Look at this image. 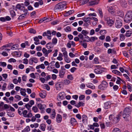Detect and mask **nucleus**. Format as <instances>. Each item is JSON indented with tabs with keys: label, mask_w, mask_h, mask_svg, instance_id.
Here are the masks:
<instances>
[{
	"label": "nucleus",
	"mask_w": 132,
	"mask_h": 132,
	"mask_svg": "<svg viewBox=\"0 0 132 132\" xmlns=\"http://www.w3.org/2000/svg\"><path fill=\"white\" fill-rule=\"evenodd\" d=\"M94 72L97 74L101 73H102L101 71L100 70L98 69H96L94 70Z\"/></svg>",
	"instance_id": "4c0bfd02"
},
{
	"label": "nucleus",
	"mask_w": 132,
	"mask_h": 132,
	"mask_svg": "<svg viewBox=\"0 0 132 132\" xmlns=\"http://www.w3.org/2000/svg\"><path fill=\"white\" fill-rule=\"evenodd\" d=\"M105 20L107 22V25L109 26H112L114 23V20L111 19L110 18H105Z\"/></svg>",
	"instance_id": "20e7f679"
},
{
	"label": "nucleus",
	"mask_w": 132,
	"mask_h": 132,
	"mask_svg": "<svg viewBox=\"0 0 132 132\" xmlns=\"http://www.w3.org/2000/svg\"><path fill=\"white\" fill-rule=\"evenodd\" d=\"M71 83V81L67 79H65L64 80L63 82V84L65 85H68L70 84Z\"/></svg>",
	"instance_id": "b1692460"
},
{
	"label": "nucleus",
	"mask_w": 132,
	"mask_h": 132,
	"mask_svg": "<svg viewBox=\"0 0 132 132\" xmlns=\"http://www.w3.org/2000/svg\"><path fill=\"white\" fill-rule=\"evenodd\" d=\"M132 19L126 15V16L124 19V21L126 23H128L132 20Z\"/></svg>",
	"instance_id": "aec40b11"
},
{
	"label": "nucleus",
	"mask_w": 132,
	"mask_h": 132,
	"mask_svg": "<svg viewBox=\"0 0 132 132\" xmlns=\"http://www.w3.org/2000/svg\"><path fill=\"white\" fill-rule=\"evenodd\" d=\"M20 93L21 95L23 96H25L26 95V90L24 88H21L20 90Z\"/></svg>",
	"instance_id": "a211bd4d"
},
{
	"label": "nucleus",
	"mask_w": 132,
	"mask_h": 132,
	"mask_svg": "<svg viewBox=\"0 0 132 132\" xmlns=\"http://www.w3.org/2000/svg\"><path fill=\"white\" fill-rule=\"evenodd\" d=\"M23 63L24 64H28V60L26 58H25L23 59Z\"/></svg>",
	"instance_id": "de8ad7c7"
},
{
	"label": "nucleus",
	"mask_w": 132,
	"mask_h": 132,
	"mask_svg": "<svg viewBox=\"0 0 132 132\" xmlns=\"http://www.w3.org/2000/svg\"><path fill=\"white\" fill-rule=\"evenodd\" d=\"M112 72L113 73L118 75L121 76L122 75L121 73L119 71L117 70H113Z\"/></svg>",
	"instance_id": "c756f323"
},
{
	"label": "nucleus",
	"mask_w": 132,
	"mask_h": 132,
	"mask_svg": "<svg viewBox=\"0 0 132 132\" xmlns=\"http://www.w3.org/2000/svg\"><path fill=\"white\" fill-rule=\"evenodd\" d=\"M39 95L41 98H44L46 95V92L44 90L42 91L41 92L39 93Z\"/></svg>",
	"instance_id": "f8f14e48"
},
{
	"label": "nucleus",
	"mask_w": 132,
	"mask_h": 132,
	"mask_svg": "<svg viewBox=\"0 0 132 132\" xmlns=\"http://www.w3.org/2000/svg\"><path fill=\"white\" fill-rule=\"evenodd\" d=\"M14 87V86L12 84H11L8 85L7 88L9 89H13Z\"/></svg>",
	"instance_id": "72a5a7b5"
},
{
	"label": "nucleus",
	"mask_w": 132,
	"mask_h": 132,
	"mask_svg": "<svg viewBox=\"0 0 132 132\" xmlns=\"http://www.w3.org/2000/svg\"><path fill=\"white\" fill-rule=\"evenodd\" d=\"M87 87L91 88L92 89H95V86L92 84L89 83L86 84Z\"/></svg>",
	"instance_id": "6ab92c4d"
},
{
	"label": "nucleus",
	"mask_w": 132,
	"mask_h": 132,
	"mask_svg": "<svg viewBox=\"0 0 132 132\" xmlns=\"http://www.w3.org/2000/svg\"><path fill=\"white\" fill-rule=\"evenodd\" d=\"M55 67L57 68H60V65L59 64V62H56L55 64Z\"/></svg>",
	"instance_id": "bf43d9fd"
},
{
	"label": "nucleus",
	"mask_w": 132,
	"mask_h": 132,
	"mask_svg": "<svg viewBox=\"0 0 132 132\" xmlns=\"http://www.w3.org/2000/svg\"><path fill=\"white\" fill-rule=\"evenodd\" d=\"M121 4L123 7L126 8L127 6V3L125 0H121Z\"/></svg>",
	"instance_id": "4468645a"
},
{
	"label": "nucleus",
	"mask_w": 132,
	"mask_h": 132,
	"mask_svg": "<svg viewBox=\"0 0 132 132\" xmlns=\"http://www.w3.org/2000/svg\"><path fill=\"white\" fill-rule=\"evenodd\" d=\"M7 115L8 116L11 117H13L14 116V113L12 112H9Z\"/></svg>",
	"instance_id": "c03bdc74"
},
{
	"label": "nucleus",
	"mask_w": 132,
	"mask_h": 132,
	"mask_svg": "<svg viewBox=\"0 0 132 132\" xmlns=\"http://www.w3.org/2000/svg\"><path fill=\"white\" fill-rule=\"evenodd\" d=\"M81 33L84 35H86L88 33V32L87 31L85 30H82V31Z\"/></svg>",
	"instance_id": "09e8293b"
},
{
	"label": "nucleus",
	"mask_w": 132,
	"mask_h": 132,
	"mask_svg": "<svg viewBox=\"0 0 132 132\" xmlns=\"http://www.w3.org/2000/svg\"><path fill=\"white\" fill-rule=\"evenodd\" d=\"M7 84L6 83H4L2 86V90L4 91L5 90Z\"/></svg>",
	"instance_id": "37998d69"
},
{
	"label": "nucleus",
	"mask_w": 132,
	"mask_h": 132,
	"mask_svg": "<svg viewBox=\"0 0 132 132\" xmlns=\"http://www.w3.org/2000/svg\"><path fill=\"white\" fill-rule=\"evenodd\" d=\"M74 12V11L73 10H70L68 12H67V15H69L72 13H73Z\"/></svg>",
	"instance_id": "603ef678"
},
{
	"label": "nucleus",
	"mask_w": 132,
	"mask_h": 132,
	"mask_svg": "<svg viewBox=\"0 0 132 132\" xmlns=\"http://www.w3.org/2000/svg\"><path fill=\"white\" fill-rule=\"evenodd\" d=\"M32 110L35 113H36L38 111V109L37 108L36 106H33L32 108Z\"/></svg>",
	"instance_id": "58836bf2"
},
{
	"label": "nucleus",
	"mask_w": 132,
	"mask_h": 132,
	"mask_svg": "<svg viewBox=\"0 0 132 132\" xmlns=\"http://www.w3.org/2000/svg\"><path fill=\"white\" fill-rule=\"evenodd\" d=\"M57 42V40L56 38H53L52 40V43L54 44H55Z\"/></svg>",
	"instance_id": "4d7b16f0"
},
{
	"label": "nucleus",
	"mask_w": 132,
	"mask_h": 132,
	"mask_svg": "<svg viewBox=\"0 0 132 132\" xmlns=\"http://www.w3.org/2000/svg\"><path fill=\"white\" fill-rule=\"evenodd\" d=\"M24 5L26 6H27L30 4L29 0H26L24 3Z\"/></svg>",
	"instance_id": "052dcab7"
},
{
	"label": "nucleus",
	"mask_w": 132,
	"mask_h": 132,
	"mask_svg": "<svg viewBox=\"0 0 132 132\" xmlns=\"http://www.w3.org/2000/svg\"><path fill=\"white\" fill-rule=\"evenodd\" d=\"M90 20V18L89 17H84L83 18V20L85 22H87L88 20Z\"/></svg>",
	"instance_id": "680f3d73"
},
{
	"label": "nucleus",
	"mask_w": 132,
	"mask_h": 132,
	"mask_svg": "<svg viewBox=\"0 0 132 132\" xmlns=\"http://www.w3.org/2000/svg\"><path fill=\"white\" fill-rule=\"evenodd\" d=\"M122 23L120 20H117L115 23L116 27L117 28H120L122 26Z\"/></svg>",
	"instance_id": "9b49d317"
},
{
	"label": "nucleus",
	"mask_w": 132,
	"mask_h": 132,
	"mask_svg": "<svg viewBox=\"0 0 132 132\" xmlns=\"http://www.w3.org/2000/svg\"><path fill=\"white\" fill-rule=\"evenodd\" d=\"M46 128V125L45 124H42L40 125V129L43 131H45V128Z\"/></svg>",
	"instance_id": "bb28decb"
},
{
	"label": "nucleus",
	"mask_w": 132,
	"mask_h": 132,
	"mask_svg": "<svg viewBox=\"0 0 132 132\" xmlns=\"http://www.w3.org/2000/svg\"><path fill=\"white\" fill-rule=\"evenodd\" d=\"M34 40L35 41L34 44L36 45H37L40 44L39 40L38 37L36 36L34 38Z\"/></svg>",
	"instance_id": "412c9836"
},
{
	"label": "nucleus",
	"mask_w": 132,
	"mask_h": 132,
	"mask_svg": "<svg viewBox=\"0 0 132 132\" xmlns=\"http://www.w3.org/2000/svg\"><path fill=\"white\" fill-rule=\"evenodd\" d=\"M30 130V128L29 126H27L22 131V132H26L29 131Z\"/></svg>",
	"instance_id": "7c9ffc66"
},
{
	"label": "nucleus",
	"mask_w": 132,
	"mask_h": 132,
	"mask_svg": "<svg viewBox=\"0 0 132 132\" xmlns=\"http://www.w3.org/2000/svg\"><path fill=\"white\" fill-rule=\"evenodd\" d=\"M126 16L132 19V11H128L126 15Z\"/></svg>",
	"instance_id": "a878e982"
},
{
	"label": "nucleus",
	"mask_w": 132,
	"mask_h": 132,
	"mask_svg": "<svg viewBox=\"0 0 132 132\" xmlns=\"http://www.w3.org/2000/svg\"><path fill=\"white\" fill-rule=\"evenodd\" d=\"M123 55L125 57L127 58H128L129 57V55L128 54L127 52H126L125 51H123Z\"/></svg>",
	"instance_id": "49530a36"
},
{
	"label": "nucleus",
	"mask_w": 132,
	"mask_h": 132,
	"mask_svg": "<svg viewBox=\"0 0 132 132\" xmlns=\"http://www.w3.org/2000/svg\"><path fill=\"white\" fill-rule=\"evenodd\" d=\"M31 105H30L29 103H28L25 105L26 108L28 110H29L30 108L31 107Z\"/></svg>",
	"instance_id": "864d4df0"
},
{
	"label": "nucleus",
	"mask_w": 132,
	"mask_h": 132,
	"mask_svg": "<svg viewBox=\"0 0 132 132\" xmlns=\"http://www.w3.org/2000/svg\"><path fill=\"white\" fill-rule=\"evenodd\" d=\"M112 132H120V131L118 128H114L112 131Z\"/></svg>",
	"instance_id": "79ce46f5"
},
{
	"label": "nucleus",
	"mask_w": 132,
	"mask_h": 132,
	"mask_svg": "<svg viewBox=\"0 0 132 132\" xmlns=\"http://www.w3.org/2000/svg\"><path fill=\"white\" fill-rule=\"evenodd\" d=\"M10 13L12 16H14L15 15V13L13 10H11L10 11Z\"/></svg>",
	"instance_id": "8fccbe9b"
},
{
	"label": "nucleus",
	"mask_w": 132,
	"mask_h": 132,
	"mask_svg": "<svg viewBox=\"0 0 132 132\" xmlns=\"http://www.w3.org/2000/svg\"><path fill=\"white\" fill-rule=\"evenodd\" d=\"M29 32L31 33L35 34L36 33L35 30L33 29H31L29 30Z\"/></svg>",
	"instance_id": "5fc2aeb1"
},
{
	"label": "nucleus",
	"mask_w": 132,
	"mask_h": 132,
	"mask_svg": "<svg viewBox=\"0 0 132 132\" xmlns=\"http://www.w3.org/2000/svg\"><path fill=\"white\" fill-rule=\"evenodd\" d=\"M32 60L33 62H34L35 63H37L38 60L36 58L33 57H32Z\"/></svg>",
	"instance_id": "e2e57ef3"
},
{
	"label": "nucleus",
	"mask_w": 132,
	"mask_h": 132,
	"mask_svg": "<svg viewBox=\"0 0 132 132\" xmlns=\"http://www.w3.org/2000/svg\"><path fill=\"white\" fill-rule=\"evenodd\" d=\"M87 117L85 115L83 114L82 116V122L83 123H86L87 122Z\"/></svg>",
	"instance_id": "dca6fc26"
},
{
	"label": "nucleus",
	"mask_w": 132,
	"mask_h": 132,
	"mask_svg": "<svg viewBox=\"0 0 132 132\" xmlns=\"http://www.w3.org/2000/svg\"><path fill=\"white\" fill-rule=\"evenodd\" d=\"M18 112L19 114L20 115H21L22 114L23 115V111L21 110L20 109V108H19L18 110Z\"/></svg>",
	"instance_id": "a18cd8bd"
},
{
	"label": "nucleus",
	"mask_w": 132,
	"mask_h": 132,
	"mask_svg": "<svg viewBox=\"0 0 132 132\" xmlns=\"http://www.w3.org/2000/svg\"><path fill=\"white\" fill-rule=\"evenodd\" d=\"M98 12L100 14L101 17L102 18L103 16V14L101 9L100 8L98 9Z\"/></svg>",
	"instance_id": "f704fd0d"
},
{
	"label": "nucleus",
	"mask_w": 132,
	"mask_h": 132,
	"mask_svg": "<svg viewBox=\"0 0 132 132\" xmlns=\"http://www.w3.org/2000/svg\"><path fill=\"white\" fill-rule=\"evenodd\" d=\"M121 114L122 113L121 112L119 114L117 115V117L114 118L113 119V120L112 121L113 122V123H116L119 121L120 118L121 116Z\"/></svg>",
	"instance_id": "423d86ee"
},
{
	"label": "nucleus",
	"mask_w": 132,
	"mask_h": 132,
	"mask_svg": "<svg viewBox=\"0 0 132 132\" xmlns=\"http://www.w3.org/2000/svg\"><path fill=\"white\" fill-rule=\"evenodd\" d=\"M99 0L92 1L89 2V5L93 6L97 4L99 2Z\"/></svg>",
	"instance_id": "9d476101"
},
{
	"label": "nucleus",
	"mask_w": 132,
	"mask_h": 132,
	"mask_svg": "<svg viewBox=\"0 0 132 132\" xmlns=\"http://www.w3.org/2000/svg\"><path fill=\"white\" fill-rule=\"evenodd\" d=\"M42 52L44 54V56L45 57H47L48 54L47 51L45 48L44 47L42 50Z\"/></svg>",
	"instance_id": "f3484780"
},
{
	"label": "nucleus",
	"mask_w": 132,
	"mask_h": 132,
	"mask_svg": "<svg viewBox=\"0 0 132 132\" xmlns=\"http://www.w3.org/2000/svg\"><path fill=\"white\" fill-rule=\"evenodd\" d=\"M132 34V30L131 29L127 31L126 36L127 37H129L131 36Z\"/></svg>",
	"instance_id": "4be33fe9"
},
{
	"label": "nucleus",
	"mask_w": 132,
	"mask_h": 132,
	"mask_svg": "<svg viewBox=\"0 0 132 132\" xmlns=\"http://www.w3.org/2000/svg\"><path fill=\"white\" fill-rule=\"evenodd\" d=\"M37 106L42 112H43L44 111L45 108L46 107V106L45 104H38Z\"/></svg>",
	"instance_id": "6e6552de"
},
{
	"label": "nucleus",
	"mask_w": 132,
	"mask_h": 132,
	"mask_svg": "<svg viewBox=\"0 0 132 132\" xmlns=\"http://www.w3.org/2000/svg\"><path fill=\"white\" fill-rule=\"evenodd\" d=\"M55 112L54 110H53L50 114V117L52 119H54L55 118Z\"/></svg>",
	"instance_id": "cd10ccee"
},
{
	"label": "nucleus",
	"mask_w": 132,
	"mask_h": 132,
	"mask_svg": "<svg viewBox=\"0 0 132 132\" xmlns=\"http://www.w3.org/2000/svg\"><path fill=\"white\" fill-rule=\"evenodd\" d=\"M27 79V77L25 75H24L22 77V79L23 81H26Z\"/></svg>",
	"instance_id": "69168bd1"
},
{
	"label": "nucleus",
	"mask_w": 132,
	"mask_h": 132,
	"mask_svg": "<svg viewBox=\"0 0 132 132\" xmlns=\"http://www.w3.org/2000/svg\"><path fill=\"white\" fill-rule=\"evenodd\" d=\"M105 40L106 42H110L111 41L110 37L109 36H107Z\"/></svg>",
	"instance_id": "774afa93"
},
{
	"label": "nucleus",
	"mask_w": 132,
	"mask_h": 132,
	"mask_svg": "<svg viewBox=\"0 0 132 132\" xmlns=\"http://www.w3.org/2000/svg\"><path fill=\"white\" fill-rule=\"evenodd\" d=\"M70 123L72 125L74 126L76 125L77 123V122L75 118H72L70 119Z\"/></svg>",
	"instance_id": "ddd939ff"
},
{
	"label": "nucleus",
	"mask_w": 132,
	"mask_h": 132,
	"mask_svg": "<svg viewBox=\"0 0 132 132\" xmlns=\"http://www.w3.org/2000/svg\"><path fill=\"white\" fill-rule=\"evenodd\" d=\"M14 97L15 98L18 99L19 101L21 100V97L19 95H16Z\"/></svg>",
	"instance_id": "0e129e2a"
},
{
	"label": "nucleus",
	"mask_w": 132,
	"mask_h": 132,
	"mask_svg": "<svg viewBox=\"0 0 132 132\" xmlns=\"http://www.w3.org/2000/svg\"><path fill=\"white\" fill-rule=\"evenodd\" d=\"M64 92H61L59 94V96L57 97V99L59 101L63 100L64 97Z\"/></svg>",
	"instance_id": "0eeeda50"
},
{
	"label": "nucleus",
	"mask_w": 132,
	"mask_h": 132,
	"mask_svg": "<svg viewBox=\"0 0 132 132\" xmlns=\"http://www.w3.org/2000/svg\"><path fill=\"white\" fill-rule=\"evenodd\" d=\"M108 86L107 82L105 81H102L101 85L98 86V88L101 90H104L106 89Z\"/></svg>",
	"instance_id": "7ed1b4c3"
},
{
	"label": "nucleus",
	"mask_w": 132,
	"mask_h": 132,
	"mask_svg": "<svg viewBox=\"0 0 132 132\" xmlns=\"http://www.w3.org/2000/svg\"><path fill=\"white\" fill-rule=\"evenodd\" d=\"M11 18L9 16H6L5 17H2L0 18V20L2 22H5L9 21L11 20Z\"/></svg>",
	"instance_id": "1a4fd4ad"
},
{
	"label": "nucleus",
	"mask_w": 132,
	"mask_h": 132,
	"mask_svg": "<svg viewBox=\"0 0 132 132\" xmlns=\"http://www.w3.org/2000/svg\"><path fill=\"white\" fill-rule=\"evenodd\" d=\"M57 122L58 123L60 122L62 120L61 116L59 114H57L56 118Z\"/></svg>",
	"instance_id": "2eb2a0df"
},
{
	"label": "nucleus",
	"mask_w": 132,
	"mask_h": 132,
	"mask_svg": "<svg viewBox=\"0 0 132 132\" xmlns=\"http://www.w3.org/2000/svg\"><path fill=\"white\" fill-rule=\"evenodd\" d=\"M32 114L31 112H29L28 113L27 111L26 110H24L23 111V116L24 117L27 118H30L32 117Z\"/></svg>",
	"instance_id": "39448f33"
},
{
	"label": "nucleus",
	"mask_w": 132,
	"mask_h": 132,
	"mask_svg": "<svg viewBox=\"0 0 132 132\" xmlns=\"http://www.w3.org/2000/svg\"><path fill=\"white\" fill-rule=\"evenodd\" d=\"M46 47L48 49H50L53 47V45L52 43L50 42L46 44Z\"/></svg>",
	"instance_id": "5701e85b"
},
{
	"label": "nucleus",
	"mask_w": 132,
	"mask_h": 132,
	"mask_svg": "<svg viewBox=\"0 0 132 132\" xmlns=\"http://www.w3.org/2000/svg\"><path fill=\"white\" fill-rule=\"evenodd\" d=\"M106 32V31L105 30H102L100 31V34L101 35H104L105 34Z\"/></svg>",
	"instance_id": "13d9d810"
},
{
	"label": "nucleus",
	"mask_w": 132,
	"mask_h": 132,
	"mask_svg": "<svg viewBox=\"0 0 132 132\" xmlns=\"http://www.w3.org/2000/svg\"><path fill=\"white\" fill-rule=\"evenodd\" d=\"M120 39L121 41H123L125 39L124 35L122 34H120Z\"/></svg>",
	"instance_id": "c9c22d12"
},
{
	"label": "nucleus",
	"mask_w": 132,
	"mask_h": 132,
	"mask_svg": "<svg viewBox=\"0 0 132 132\" xmlns=\"http://www.w3.org/2000/svg\"><path fill=\"white\" fill-rule=\"evenodd\" d=\"M66 4L63 2L59 3L56 5L54 8L55 12H59L62 11L64 8H66Z\"/></svg>",
	"instance_id": "f03ea898"
},
{
	"label": "nucleus",
	"mask_w": 132,
	"mask_h": 132,
	"mask_svg": "<svg viewBox=\"0 0 132 132\" xmlns=\"http://www.w3.org/2000/svg\"><path fill=\"white\" fill-rule=\"evenodd\" d=\"M121 93L124 95H126L127 94V92L125 90H123L121 91Z\"/></svg>",
	"instance_id": "338daca9"
},
{
	"label": "nucleus",
	"mask_w": 132,
	"mask_h": 132,
	"mask_svg": "<svg viewBox=\"0 0 132 132\" xmlns=\"http://www.w3.org/2000/svg\"><path fill=\"white\" fill-rule=\"evenodd\" d=\"M18 44L14 45L11 47V49L14 50L17 49L18 47Z\"/></svg>",
	"instance_id": "2f4dec72"
},
{
	"label": "nucleus",
	"mask_w": 132,
	"mask_h": 132,
	"mask_svg": "<svg viewBox=\"0 0 132 132\" xmlns=\"http://www.w3.org/2000/svg\"><path fill=\"white\" fill-rule=\"evenodd\" d=\"M67 78L71 80H73V78L71 75H68L67 76Z\"/></svg>",
	"instance_id": "a19ab883"
},
{
	"label": "nucleus",
	"mask_w": 132,
	"mask_h": 132,
	"mask_svg": "<svg viewBox=\"0 0 132 132\" xmlns=\"http://www.w3.org/2000/svg\"><path fill=\"white\" fill-rule=\"evenodd\" d=\"M21 52L20 51L19 52H14L15 54L18 57L20 56L21 55Z\"/></svg>",
	"instance_id": "ea45409f"
},
{
	"label": "nucleus",
	"mask_w": 132,
	"mask_h": 132,
	"mask_svg": "<svg viewBox=\"0 0 132 132\" xmlns=\"http://www.w3.org/2000/svg\"><path fill=\"white\" fill-rule=\"evenodd\" d=\"M92 93V91L91 90L88 89L85 91V93L87 95H89L90 94Z\"/></svg>",
	"instance_id": "6e6d98bb"
},
{
	"label": "nucleus",
	"mask_w": 132,
	"mask_h": 132,
	"mask_svg": "<svg viewBox=\"0 0 132 132\" xmlns=\"http://www.w3.org/2000/svg\"><path fill=\"white\" fill-rule=\"evenodd\" d=\"M110 104L109 102H106L104 103V108L105 109H108L110 108Z\"/></svg>",
	"instance_id": "393cba45"
},
{
	"label": "nucleus",
	"mask_w": 132,
	"mask_h": 132,
	"mask_svg": "<svg viewBox=\"0 0 132 132\" xmlns=\"http://www.w3.org/2000/svg\"><path fill=\"white\" fill-rule=\"evenodd\" d=\"M131 111V109L129 107L126 108L124 110L122 116L126 121H128L130 119V114Z\"/></svg>",
	"instance_id": "f257e3e1"
},
{
	"label": "nucleus",
	"mask_w": 132,
	"mask_h": 132,
	"mask_svg": "<svg viewBox=\"0 0 132 132\" xmlns=\"http://www.w3.org/2000/svg\"><path fill=\"white\" fill-rule=\"evenodd\" d=\"M65 30L66 32H68L71 31V29L70 27L68 26L65 29Z\"/></svg>",
	"instance_id": "3c124183"
},
{
	"label": "nucleus",
	"mask_w": 132,
	"mask_h": 132,
	"mask_svg": "<svg viewBox=\"0 0 132 132\" xmlns=\"http://www.w3.org/2000/svg\"><path fill=\"white\" fill-rule=\"evenodd\" d=\"M64 59L65 62L67 63H69L70 62V59L68 57H64Z\"/></svg>",
	"instance_id": "e433bc0d"
},
{
	"label": "nucleus",
	"mask_w": 132,
	"mask_h": 132,
	"mask_svg": "<svg viewBox=\"0 0 132 132\" xmlns=\"http://www.w3.org/2000/svg\"><path fill=\"white\" fill-rule=\"evenodd\" d=\"M65 71H60L59 76L60 78H63L64 77Z\"/></svg>",
	"instance_id": "c85d7f7f"
},
{
	"label": "nucleus",
	"mask_w": 132,
	"mask_h": 132,
	"mask_svg": "<svg viewBox=\"0 0 132 132\" xmlns=\"http://www.w3.org/2000/svg\"><path fill=\"white\" fill-rule=\"evenodd\" d=\"M97 37H92L89 39V40L88 41V42L90 41L92 42H93L95 40H97Z\"/></svg>",
	"instance_id": "473e14b6"
}]
</instances>
